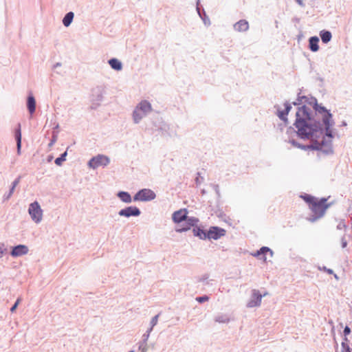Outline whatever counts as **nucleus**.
<instances>
[{
  "mask_svg": "<svg viewBox=\"0 0 352 352\" xmlns=\"http://www.w3.org/2000/svg\"><path fill=\"white\" fill-rule=\"evenodd\" d=\"M226 234V230L219 227H211L207 232L208 239L217 240Z\"/></svg>",
  "mask_w": 352,
  "mask_h": 352,
  "instance_id": "nucleus-6",
  "label": "nucleus"
},
{
  "mask_svg": "<svg viewBox=\"0 0 352 352\" xmlns=\"http://www.w3.org/2000/svg\"><path fill=\"white\" fill-rule=\"evenodd\" d=\"M346 245V242H344V243H343V247L344 248Z\"/></svg>",
  "mask_w": 352,
  "mask_h": 352,
  "instance_id": "nucleus-35",
  "label": "nucleus"
},
{
  "mask_svg": "<svg viewBox=\"0 0 352 352\" xmlns=\"http://www.w3.org/2000/svg\"><path fill=\"white\" fill-rule=\"evenodd\" d=\"M292 109L291 105L289 103L285 104V109L283 111L278 110L277 115L285 122H287V115L289 112L290 109Z\"/></svg>",
  "mask_w": 352,
  "mask_h": 352,
  "instance_id": "nucleus-15",
  "label": "nucleus"
},
{
  "mask_svg": "<svg viewBox=\"0 0 352 352\" xmlns=\"http://www.w3.org/2000/svg\"><path fill=\"white\" fill-rule=\"evenodd\" d=\"M16 144H17V152L19 154L21 151V129H19L16 131Z\"/></svg>",
  "mask_w": 352,
  "mask_h": 352,
  "instance_id": "nucleus-25",
  "label": "nucleus"
},
{
  "mask_svg": "<svg viewBox=\"0 0 352 352\" xmlns=\"http://www.w3.org/2000/svg\"><path fill=\"white\" fill-rule=\"evenodd\" d=\"M309 48L312 52H317L319 49V38L317 36H312L309 38Z\"/></svg>",
  "mask_w": 352,
  "mask_h": 352,
  "instance_id": "nucleus-18",
  "label": "nucleus"
},
{
  "mask_svg": "<svg viewBox=\"0 0 352 352\" xmlns=\"http://www.w3.org/2000/svg\"><path fill=\"white\" fill-rule=\"evenodd\" d=\"M295 126L298 129L299 136L302 138H312L314 133H318V126H311V121L309 109L302 106L296 112Z\"/></svg>",
  "mask_w": 352,
  "mask_h": 352,
  "instance_id": "nucleus-1",
  "label": "nucleus"
},
{
  "mask_svg": "<svg viewBox=\"0 0 352 352\" xmlns=\"http://www.w3.org/2000/svg\"><path fill=\"white\" fill-rule=\"evenodd\" d=\"M28 252V248L27 246L24 245H19L12 249L11 255L12 256L16 257L26 254Z\"/></svg>",
  "mask_w": 352,
  "mask_h": 352,
  "instance_id": "nucleus-12",
  "label": "nucleus"
},
{
  "mask_svg": "<svg viewBox=\"0 0 352 352\" xmlns=\"http://www.w3.org/2000/svg\"><path fill=\"white\" fill-rule=\"evenodd\" d=\"M140 214V210L135 206H129L119 212L120 216L129 217L131 216H138Z\"/></svg>",
  "mask_w": 352,
  "mask_h": 352,
  "instance_id": "nucleus-7",
  "label": "nucleus"
},
{
  "mask_svg": "<svg viewBox=\"0 0 352 352\" xmlns=\"http://www.w3.org/2000/svg\"><path fill=\"white\" fill-rule=\"evenodd\" d=\"M263 296L257 290H253L252 299L248 302L249 307L259 306L261 302Z\"/></svg>",
  "mask_w": 352,
  "mask_h": 352,
  "instance_id": "nucleus-8",
  "label": "nucleus"
},
{
  "mask_svg": "<svg viewBox=\"0 0 352 352\" xmlns=\"http://www.w3.org/2000/svg\"><path fill=\"white\" fill-rule=\"evenodd\" d=\"M193 233L195 236H197L201 239H206L208 238L207 232L199 228H194Z\"/></svg>",
  "mask_w": 352,
  "mask_h": 352,
  "instance_id": "nucleus-22",
  "label": "nucleus"
},
{
  "mask_svg": "<svg viewBox=\"0 0 352 352\" xmlns=\"http://www.w3.org/2000/svg\"><path fill=\"white\" fill-rule=\"evenodd\" d=\"M184 221H185V226L181 229H179L178 231L182 232V231H186V230H189L192 226H194L197 223L198 219L196 218H193V217L188 218L186 216V219Z\"/></svg>",
  "mask_w": 352,
  "mask_h": 352,
  "instance_id": "nucleus-14",
  "label": "nucleus"
},
{
  "mask_svg": "<svg viewBox=\"0 0 352 352\" xmlns=\"http://www.w3.org/2000/svg\"><path fill=\"white\" fill-rule=\"evenodd\" d=\"M67 156V152L65 151V153H63L60 157L56 158L55 160V164L58 166H60L62 164V163L65 161V157Z\"/></svg>",
  "mask_w": 352,
  "mask_h": 352,
  "instance_id": "nucleus-26",
  "label": "nucleus"
},
{
  "mask_svg": "<svg viewBox=\"0 0 352 352\" xmlns=\"http://www.w3.org/2000/svg\"><path fill=\"white\" fill-rule=\"evenodd\" d=\"M28 212L32 220L36 223H38L41 221L43 211L37 201H34L30 205Z\"/></svg>",
  "mask_w": 352,
  "mask_h": 352,
  "instance_id": "nucleus-3",
  "label": "nucleus"
},
{
  "mask_svg": "<svg viewBox=\"0 0 352 352\" xmlns=\"http://www.w3.org/2000/svg\"><path fill=\"white\" fill-rule=\"evenodd\" d=\"M4 250H5L3 249V245H0V258L2 257Z\"/></svg>",
  "mask_w": 352,
  "mask_h": 352,
  "instance_id": "nucleus-32",
  "label": "nucleus"
},
{
  "mask_svg": "<svg viewBox=\"0 0 352 352\" xmlns=\"http://www.w3.org/2000/svg\"><path fill=\"white\" fill-rule=\"evenodd\" d=\"M296 2H297L299 5H300V6H302V5H303V3H302V0H296Z\"/></svg>",
  "mask_w": 352,
  "mask_h": 352,
  "instance_id": "nucleus-33",
  "label": "nucleus"
},
{
  "mask_svg": "<svg viewBox=\"0 0 352 352\" xmlns=\"http://www.w3.org/2000/svg\"><path fill=\"white\" fill-rule=\"evenodd\" d=\"M118 197H120V199L122 201H124L125 203H130V202H131V197L126 192H120L118 193Z\"/></svg>",
  "mask_w": 352,
  "mask_h": 352,
  "instance_id": "nucleus-23",
  "label": "nucleus"
},
{
  "mask_svg": "<svg viewBox=\"0 0 352 352\" xmlns=\"http://www.w3.org/2000/svg\"><path fill=\"white\" fill-rule=\"evenodd\" d=\"M20 302H21V298H19L16 300L14 305L11 307V309H10L11 312L13 313L16 310V309L17 306L19 305V304L20 303Z\"/></svg>",
  "mask_w": 352,
  "mask_h": 352,
  "instance_id": "nucleus-28",
  "label": "nucleus"
},
{
  "mask_svg": "<svg viewBox=\"0 0 352 352\" xmlns=\"http://www.w3.org/2000/svg\"><path fill=\"white\" fill-rule=\"evenodd\" d=\"M186 209H181L173 214V220L175 223H180L186 219L187 216Z\"/></svg>",
  "mask_w": 352,
  "mask_h": 352,
  "instance_id": "nucleus-11",
  "label": "nucleus"
},
{
  "mask_svg": "<svg viewBox=\"0 0 352 352\" xmlns=\"http://www.w3.org/2000/svg\"><path fill=\"white\" fill-rule=\"evenodd\" d=\"M327 272L329 273V274H332L333 273V271L331 270H327Z\"/></svg>",
  "mask_w": 352,
  "mask_h": 352,
  "instance_id": "nucleus-34",
  "label": "nucleus"
},
{
  "mask_svg": "<svg viewBox=\"0 0 352 352\" xmlns=\"http://www.w3.org/2000/svg\"><path fill=\"white\" fill-rule=\"evenodd\" d=\"M208 299H209L208 297L206 296L198 297L196 298L197 301H198L199 302H201V303L208 300Z\"/></svg>",
  "mask_w": 352,
  "mask_h": 352,
  "instance_id": "nucleus-29",
  "label": "nucleus"
},
{
  "mask_svg": "<svg viewBox=\"0 0 352 352\" xmlns=\"http://www.w3.org/2000/svg\"><path fill=\"white\" fill-rule=\"evenodd\" d=\"M145 116V114H143V112H142L138 108H135L134 112H133V119L135 122L138 123L139 121Z\"/></svg>",
  "mask_w": 352,
  "mask_h": 352,
  "instance_id": "nucleus-24",
  "label": "nucleus"
},
{
  "mask_svg": "<svg viewBox=\"0 0 352 352\" xmlns=\"http://www.w3.org/2000/svg\"><path fill=\"white\" fill-rule=\"evenodd\" d=\"M74 14L72 12H68L65 16V17L63 18V23L64 24V25L65 27H68L71 24V23L74 19Z\"/></svg>",
  "mask_w": 352,
  "mask_h": 352,
  "instance_id": "nucleus-21",
  "label": "nucleus"
},
{
  "mask_svg": "<svg viewBox=\"0 0 352 352\" xmlns=\"http://www.w3.org/2000/svg\"><path fill=\"white\" fill-rule=\"evenodd\" d=\"M109 162L110 160L108 157L102 155H98L90 160L89 162V166L92 168H96L101 166H107L109 164Z\"/></svg>",
  "mask_w": 352,
  "mask_h": 352,
  "instance_id": "nucleus-5",
  "label": "nucleus"
},
{
  "mask_svg": "<svg viewBox=\"0 0 352 352\" xmlns=\"http://www.w3.org/2000/svg\"><path fill=\"white\" fill-rule=\"evenodd\" d=\"M109 64L113 69L117 71L121 70L122 69V63L116 58L110 59L109 60Z\"/></svg>",
  "mask_w": 352,
  "mask_h": 352,
  "instance_id": "nucleus-20",
  "label": "nucleus"
},
{
  "mask_svg": "<svg viewBox=\"0 0 352 352\" xmlns=\"http://www.w3.org/2000/svg\"><path fill=\"white\" fill-rule=\"evenodd\" d=\"M155 198V194L150 189H142L138 192L133 197L134 201H147Z\"/></svg>",
  "mask_w": 352,
  "mask_h": 352,
  "instance_id": "nucleus-4",
  "label": "nucleus"
},
{
  "mask_svg": "<svg viewBox=\"0 0 352 352\" xmlns=\"http://www.w3.org/2000/svg\"><path fill=\"white\" fill-rule=\"evenodd\" d=\"M315 109L318 113H324L322 120L326 126L327 130H328L329 127V120L331 117V113L329 111H327L324 107H320L318 104L316 105Z\"/></svg>",
  "mask_w": 352,
  "mask_h": 352,
  "instance_id": "nucleus-10",
  "label": "nucleus"
},
{
  "mask_svg": "<svg viewBox=\"0 0 352 352\" xmlns=\"http://www.w3.org/2000/svg\"><path fill=\"white\" fill-rule=\"evenodd\" d=\"M136 107L138 108L142 112H143V114L145 115L152 110L151 104L146 100L140 102Z\"/></svg>",
  "mask_w": 352,
  "mask_h": 352,
  "instance_id": "nucleus-16",
  "label": "nucleus"
},
{
  "mask_svg": "<svg viewBox=\"0 0 352 352\" xmlns=\"http://www.w3.org/2000/svg\"><path fill=\"white\" fill-rule=\"evenodd\" d=\"M320 35L322 41L324 43H327L329 41H330L331 39V37H332L331 33L329 31L322 30L320 32Z\"/></svg>",
  "mask_w": 352,
  "mask_h": 352,
  "instance_id": "nucleus-19",
  "label": "nucleus"
},
{
  "mask_svg": "<svg viewBox=\"0 0 352 352\" xmlns=\"http://www.w3.org/2000/svg\"><path fill=\"white\" fill-rule=\"evenodd\" d=\"M351 332L350 328L349 327H346L344 329V335H348Z\"/></svg>",
  "mask_w": 352,
  "mask_h": 352,
  "instance_id": "nucleus-31",
  "label": "nucleus"
},
{
  "mask_svg": "<svg viewBox=\"0 0 352 352\" xmlns=\"http://www.w3.org/2000/svg\"><path fill=\"white\" fill-rule=\"evenodd\" d=\"M27 107H28V109L30 114H32L35 111L36 101H35L34 96H28V101H27Z\"/></svg>",
  "mask_w": 352,
  "mask_h": 352,
  "instance_id": "nucleus-17",
  "label": "nucleus"
},
{
  "mask_svg": "<svg viewBox=\"0 0 352 352\" xmlns=\"http://www.w3.org/2000/svg\"><path fill=\"white\" fill-rule=\"evenodd\" d=\"M158 317H159V315H156L155 316H154L152 320H151V325H152V327H153L154 326H155L157 323V321H158Z\"/></svg>",
  "mask_w": 352,
  "mask_h": 352,
  "instance_id": "nucleus-30",
  "label": "nucleus"
},
{
  "mask_svg": "<svg viewBox=\"0 0 352 352\" xmlns=\"http://www.w3.org/2000/svg\"><path fill=\"white\" fill-rule=\"evenodd\" d=\"M302 198L308 204L312 212V216L309 218V221L311 222L322 218L331 206V204L327 203L326 198L319 199L309 195L302 196Z\"/></svg>",
  "mask_w": 352,
  "mask_h": 352,
  "instance_id": "nucleus-2",
  "label": "nucleus"
},
{
  "mask_svg": "<svg viewBox=\"0 0 352 352\" xmlns=\"http://www.w3.org/2000/svg\"><path fill=\"white\" fill-rule=\"evenodd\" d=\"M19 181H20V179L19 178H17L16 179H15L13 183H12V186L10 189V195H11L14 190V188H16V186L19 184Z\"/></svg>",
  "mask_w": 352,
  "mask_h": 352,
  "instance_id": "nucleus-27",
  "label": "nucleus"
},
{
  "mask_svg": "<svg viewBox=\"0 0 352 352\" xmlns=\"http://www.w3.org/2000/svg\"><path fill=\"white\" fill-rule=\"evenodd\" d=\"M234 28L236 31L238 32H245L248 30L249 23L245 20H240L239 21L234 24Z\"/></svg>",
  "mask_w": 352,
  "mask_h": 352,
  "instance_id": "nucleus-13",
  "label": "nucleus"
},
{
  "mask_svg": "<svg viewBox=\"0 0 352 352\" xmlns=\"http://www.w3.org/2000/svg\"><path fill=\"white\" fill-rule=\"evenodd\" d=\"M267 254H270V257H272L273 255V252L269 248L263 247L252 255L255 257H258V258L263 260V261H266Z\"/></svg>",
  "mask_w": 352,
  "mask_h": 352,
  "instance_id": "nucleus-9",
  "label": "nucleus"
}]
</instances>
